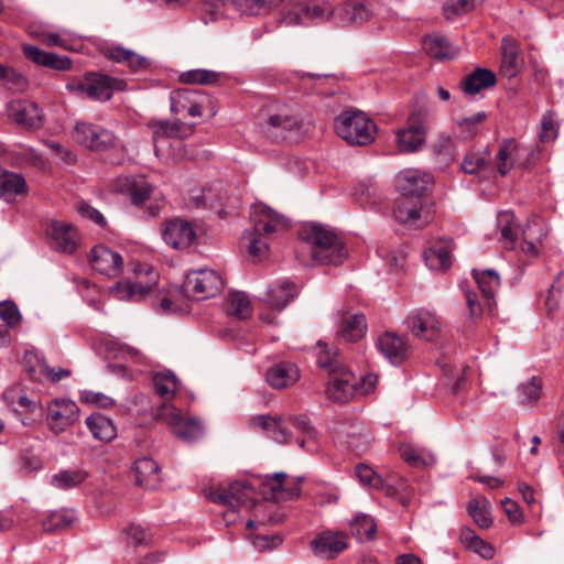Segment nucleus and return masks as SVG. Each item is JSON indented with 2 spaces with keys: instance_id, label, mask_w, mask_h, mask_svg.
Wrapping results in <instances>:
<instances>
[{
  "instance_id": "obj_1",
  "label": "nucleus",
  "mask_w": 564,
  "mask_h": 564,
  "mask_svg": "<svg viewBox=\"0 0 564 564\" xmlns=\"http://www.w3.org/2000/svg\"><path fill=\"white\" fill-rule=\"evenodd\" d=\"M302 480L301 477L290 479L282 471L257 476L262 500H256L254 485L248 480H237L225 489L212 491L209 500L223 508L220 514L226 527L237 524L242 514L246 517V529L279 525L285 518L279 502L297 498Z\"/></svg>"
},
{
  "instance_id": "obj_2",
  "label": "nucleus",
  "mask_w": 564,
  "mask_h": 564,
  "mask_svg": "<svg viewBox=\"0 0 564 564\" xmlns=\"http://www.w3.org/2000/svg\"><path fill=\"white\" fill-rule=\"evenodd\" d=\"M308 246L312 260L319 265H340L347 258V249L339 235L329 226L307 223L299 232Z\"/></svg>"
},
{
  "instance_id": "obj_3",
  "label": "nucleus",
  "mask_w": 564,
  "mask_h": 564,
  "mask_svg": "<svg viewBox=\"0 0 564 564\" xmlns=\"http://www.w3.org/2000/svg\"><path fill=\"white\" fill-rule=\"evenodd\" d=\"M252 231L243 237L249 240L248 251L252 257H261L268 251L265 239L274 232L290 227L288 219L265 205H254L250 214Z\"/></svg>"
},
{
  "instance_id": "obj_4",
  "label": "nucleus",
  "mask_w": 564,
  "mask_h": 564,
  "mask_svg": "<svg viewBox=\"0 0 564 564\" xmlns=\"http://www.w3.org/2000/svg\"><path fill=\"white\" fill-rule=\"evenodd\" d=\"M115 191L127 196L135 207L143 208L147 217H156L163 206V199L154 196V186L143 175L118 176Z\"/></svg>"
},
{
  "instance_id": "obj_5",
  "label": "nucleus",
  "mask_w": 564,
  "mask_h": 564,
  "mask_svg": "<svg viewBox=\"0 0 564 564\" xmlns=\"http://www.w3.org/2000/svg\"><path fill=\"white\" fill-rule=\"evenodd\" d=\"M123 79L101 74L88 72L84 78H74L66 84V89L76 95H85L89 99L97 101H108L116 91L126 89Z\"/></svg>"
},
{
  "instance_id": "obj_6",
  "label": "nucleus",
  "mask_w": 564,
  "mask_h": 564,
  "mask_svg": "<svg viewBox=\"0 0 564 564\" xmlns=\"http://www.w3.org/2000/svg\"><path fill=\"white\" fill-rule=\"evenodd\" d=\"M338 137L351 145H367L375 140L376 124L361 111H344L335 119Z\"/></svg>"
},
{
  "instance_id": "obj_7",
  "label": "nucleus",
  "mask_w": 564,
  "mask_h": 564,
  "mask_svg": "<svg viewBox=\"0 0 564 564\" xmlns=\"http://www.w3.org/2000/svg\"><path fill=\"white\" fill-rule=\"evenodd\" d=\"M431 121V113L426 107L413 109L406 120V126L398 130L395 135L397 145L402 153L419 151L426 140Z\"/></svg>"
},
{
  "instance_id": "obj_8",
  "label": "nucleus",
  "mask_w": 564,
  "mask_h": 564,
  "mask_svg": "<svg viewBox=\"0 0 564 564\" xmlns=\"http://www.w3.org/2000/svg\"><path fill=\"white\" fill-rule=\"evenodd\" d=\"M171 111L173 113L186 115L188 117H200L206 109L210 115L216 113L214 99L200 89L180 88L170 95Z\"/></svg>"
},
{
  "instance_id": "obj_9",
  "label": "nucleus",
  "mask_w": 564,
  "mask_h": 564,
  "mask_svg": "<svg viewBox=\"0 0 564 564\" xmlns=\"http://www.w3.org/2000/svg\"><path fill=\"white\" fill-rule=\"evenodd\" d=\"M156 417L165 422L173 434L184 442H194L203 436V424L197 419L183 416L172 404L161 405Z\"/></svg>"
},
{
  "instance_id": "obj_10",
  "label": "nucleus",
  "mask_w": 564,
  "mask_h": 564,
  "mask_svg": "<svg viewBox=\"0 0 564 564\" xmlns=\"http://www.w3.org/2000/svg\"><path fill=\"white\" fill-rule=\"evenodd\" d=\"M73 138L78 144L91 151L104 152L119 145V139L112 131L90 122H77Z\"/></svg>"
},
{
  "instance_id": "obj_11",
  "label": "nucleus",
  "mask_w": 564,
  "mask_h": 564,
  "mask_svg": "<svg viewBox=\"0 0 564 564\" xmlns=\"http://www.w3.org/2000/svg\"><path fill=\"white\" fill-rule=\"evenodd\" d=\"M224 288L221 275L213 269H199L187 273L183 289L188 296L205 300L216 296Z\"/></svg>"
},
{
  "instance_id": "obj_12",
  "label": "nucleus",
  "mask_w": 564,
  "mask_h": 564,
  "mask_svg": "<svg viewBox=\"0 0 564 564\" xmlns=\"http://www.w3.org/2000/svg\"><path fill=\"white\" fill-rule=\"evenodd\" d=\"M332 433L336 442L346 444L356 453L367 451L372 438L369 429L362 422L352 419L337 421Z\"/></svg>"
},
{
  "instance_id": "obj_13",
  "label": "nucleus",
  "mask_w": 564,
  "mask_h": 564,
  "mask_svg": "<svg viewBox=\"0 0 564 564\" xmlns=\"http://www.w3.org/2000/svg\"><path fill=\"white\" fill-rule=\"evenodd\" d=\"M6 110L8 117L24 130L34 131L43 127V111L33 100L12 99L7 104Z\"/></svg>"
},
{
  "instance_id": "obj_14",
  "label": "nucleus",
  "mask_w": 564,
  "mask_h": 564,
  "mask_svg": "<svg viewBox=\"0 0 564 564\" xmlns=\"http://www.w3.org/2000/svg\"><path fill=\"white\" fill-rule=\"evenodd\" d=\"M359 381L347 368H333L328 376L326 397L337 403H348L355 397Z\"/></svg>"
},
{
  "instance_id": "obj_15",
  "label": "nucleus",
  "mask_w": 564,
  "mask_h": 564,
  "mask_svg": "<svg viewBox=\"0 0 564 564\" xmlns=\"http://www.w3.org/2000/svg\"><path fill=\"white\" fill-rule=\"evenodd\" d=\"M134 272L140 274L144 272L149 276L145 283L138 281L131 282L129 280L119 281L112 288V293L121 301H141L151 292L152 288L156 284L158 274L148 264H137Z\"/></svg>"
},
{
  "instance_id": "obj_16",
  "label": "nucleus",
  "mask_w": 564,
  "mask_h": 564,
  "mask_svg": "<svg viewBox=\"0 0 564 564\" xmlns=\"http://www.w3.org/2000/svg\"><path fill=\"white\" fill-rule=\"evenodd\" d=\"M79 416V408L74 401L55 399L47 406L46 422L58 434L73 425Z\"/></svg>"
},
{
  "instance_id": "obj_17",
  "label": "nucleus",
  "mask_w": 564,
  "mask_h": 564,
  "mask_svg": "<svg viewBox=\"0 0 564 564\" xmlns=\"http://www.w3.org/2000/svg\"><path fill=\"white\" fill-rule=\"evenodd\" d=\"M348 539L347 531H321L311 541V549L315 556L332 560L347 549Z\"/></svg>"
},
{
  "instance_id": "obj_18",
  "label": "nucleus",
  "mask_w": 564,
  "mask_h": 564,
  "mask_svg": "<svg viewBox=\"0 0 564 564\" xmlns=\"http://www.w3.org/2000/svg\"><path fill=\"white\" fill-rule=\"evenodd\" d=\"M405 323L415 337L425 340H433L441 329L440 317L426 308L414 310L408 315Z\"/></svg>"
},
{
  "instance_id": "obj_19",
  "label": "nucleus",
  "mask_w": 564,
  "mask_h": 564,
  "mask_svg": "<svg viewBox=\"0 0 564 564\" xmlns=\"http://www.w3.org/2000/svg\"><path fill=\"white\" fill-rule=\"evenodd\" d=\"M263 132L274 141L293 140L301 129V121L293 115H271L262 126Z\"/></svg>"
},
{
  "instance_id": "obj_20",
  "label": "nucleus",
  "mask_w": 564,
  "mask_h": 564,
  "mask_svg": "<svg viewBox=\"0 0 564 564\" xmlns=\"http://www.w3.org/2000/svg\"><path fill=\"white\" fill-rule=\"evenodd\" d=\"M162 238L174 249H185L194 242L196 234L191 223L174 218L164 221Z\"/></svg>"
},
{
  "instance_id": "obj_21",
  "label": "nucleus",
  "mask_w": 564,
  "mask_h": 564,
  "mask_svg": "<svg viewBox=\"0 0 564 564\" xmlns=\"http://www.w3.org/2000/svg\"><path fill=\"white\" fill-rule=\"evenodd\" d=\"M433 178L429 173L420 170H405L398 175L397 184L401 196L421 197L432 186Z\"/></svg>"
},
{
  "instance_id": "obj_22",
  "label": "nucleus",
  "mask_w": 564,
  "mask_h": 564,
  "mask_svg": "<svg viewBox=\"0 0 564 564\" xmlns=\"http://www.w3.org/2000/svg\"><path fill=\"white\" fill-rule=\"evenodd\" d=\"M90 264L100 274L117 276L122 271L123 259L119 252L105 245H98L91 250Z\"/></svg>"
},
{
  "instance_id": "obj_23",
  "label": "nucleus",
  "mask_w": 564,
  "mask_h": 564,
  "mask_svg": "<svg viewBox=\"0 0 564 564\" xmlns=\"http://www.w3.org/2000/svg\"><path fill=\"white\" fill-rule=\"evenodd\" d=\"M50 247L62 253H73L77 249V232L68 224L53 221L46 229Z\"/></svg>"
},
{
  "instance_id": "obj_24",
  "label": "nucleus",
  "mask_w": 564,
  "mask_h": 564,
  "mask_svg": "<svg viewBox=\"0 0 564 564\" xmlns=\"http://www.w3.org/2000/svg\"><path fill=\"white\" fill-rule=\"evenodd\" d=\"M376 346L393 365H400L409 357L410 347L406 340L394 333L386 332L379 336Z\"/></svg>"
},
{
  "instance_id": "obj_25",
  "label": "nucleus",
  "mask_w": 564,
  "mask_h": 564,
  "mask_svg": "<svg viewBox=\"0 0 564 564\" xmlns=\"http://www.w3.org/2000/svg\"><path fill=\"white\" fill-rule=\"evenodd\" d=\"M471 275L477 283L484 300L486 301L488 313L494 315L496 308L495 295L500 286L499 274L492 269H486L481 271L473 269Z\"/></svg>"
},
{
  "instance_id": "obj_26",
  "label": "nucleus",
  "mask_w": 564,
  "mask_h": 564,
  "mask_svg": "<svg viewBox=\"0 0 564 564\" xmlns=\"http://www.w3.org/2000/svg\"><path fill=\"white\" fill-rule=\"evenodd\" d=\"M22 52L29 61L40 66L56 70H67L72 67V61L67 56H59L55 53L45 52L31 44L23 45Z\"/></svg>"
},
{
  "instance_id": "obj_27",
  "label": "nucleus",
  "mask_w": 564,
  "mask_h": 564,
  "mask_svg": "<svg viewBox=\"0 0 564 564\" xmlns=\"http://www.w3.org/2000/svg\"><path fill=\"white\" fill-rule=\"evenodd\" d=\"M522 149L514 138L503 139L499 143L495 163L501 176H506L513 167H518Z\"/></svg>"
},
{
  "instance_id": "obj_28",
  "label": "nucleus",
  "mask_w": 564,
  "mask_h": 564,
  "mask_svg": "<svg viewBox=\"0 0 564 564\" xmlns=\"http://www.w3.org/2000/svg\"><path fill=\"white\" fill-rule=\"evenodd\" d=\"M367 330L368 325L362 313H345L341 316L337 336L345 341L356 343L366 336Z\"/></svg>"
},
{
  "instance_id": "obj_29",
  "label": "nucleus",
  "mask_w": 564,
  "mask_h": 564,
  "mask_svg": "<svg viewBox=\"0 0 564 564\" xmlns=\"http://www.w3.org/2000/svg\"><path fill=\"white\" fill-rule=\"evenodd\" d=\"M29 186L24 176L8 170L0 171V198L13 202L18 196H26Z\"/></svg>"
},
{
  "instance_id": "obj_30",
  "label": "nucleus",
  "mask_w": 564,
  "mask_h": 564,
  "mask_svg": "<svg viewBox=\"0 0 564 564\" xmlns=\"http://www.w3.org/2000/svg\"><path fill=\"white\" fill-rule=\"evenodd\" d=\"M496 83V74L491 69L477 67L460 80L459 87L465 95L474 96L482 89L494 87Z\"/></svg>"
},
{
  "instance_id": "obj_31",
  "label": "nucleus",
  "mask_w": 564,
  "mask_h": 564,
  "mask_svg": "<svg viewBox=\"0 0 564 564\" xmlns=\"http://www.w3.org/2000/svg\"><path fill=\"white\" fill-rule=\"evenodd\" d=\"M267 382L274 389H284L300 379L297 367L292 362H280L270 367L265 375Z\"/></svg>"
},
{
  "instance_id": "obj_32",
  "label": "nucleus",
  "mask_w": 564,
  "mask_h": 564,
  "mask_svg": "<svg viewBox=\"0 0 564 564\" xmlns=\"http://www.w3.org/2000/svg\"><path fill=\"white\" fill-rule=\"evenodd\" d=\"M3 400L14 411L21 409L32 414L42 411L39 398L35 395L30 397L24 388L19 384L6 389Z\"/></svg>"
},
{
  "instance_id": "obj_33",
  "label": "nucleus",
  "mask_w": 564,
  "mask_h": 564,
  "mask_svg": "<svg viewBox=\"0 0 564 564\" xmlns=\"http://www.w3.org/2000/svg\"><path fill=\"white\" fill-rule=\"evenodd\" d=\"M104 55L116 63H124L132 72L145 70L150 66V61L135 52L111 45L104 50Z\"/></svg>"
},
{
  "instance_id": "obj_34",
  "label": "nucleus",
  "mask_w": 564,
  "mask_h": 564,
  "mask_svg": "<svg viewBox=\"0 0 564 564\" xmlns=\"http://www.w3.org/2000/svg\"><path fill=\"white\" fill-rule=\"evenodd\" d=\"M135 484L145 489H153L160 480V467L155 460L150 457L137 459L133 464Z\"/></svg>"
},
{
  "instance_id": "obj_35",
  "label": "nucleus",
  "mask_w": 564,
  "mask_h": 564,
  "mask_svg": "<svg viewBox=\"0 0 564 564\" xmlns=\"http://www.w3.org/2000/svg\"><path fill=\"white\" fill-rule=\"evenodd\" d=\"M519 45L510 36L501 41V73L508 78L517 76L519 72Z\"/></svg>"
},
{
  "instance_id": "obj_36",
  "label": "nucleus",
  "mask_w": 564,
  "mask_h": 564,
  "mask_svg": "<svg viewBox=\"0 0 564 564\" xmlns=\"http://www.w3.org/2000/svg\"><path fill=\"white\" fill-rule=\"evenodd\" d=\"M252 421L257 426L268 432L269 436L276 443L285 444L290 442L291 434L281 417L258 415Z\"/></svg>"
},
{
  "instance_id": "obj_37",
  "label": "nucleus",
  "mask_w": 564,
  "mask_h": 564,
  "mask_svg": "<svg viewBox=\"0 0 564 564\" xmlns=\"http://www.w3.org/2000/svg\"><path fill=\"white\" fill-rule=\"evenodd\" d=\"M86 425L96 440L108 443L117 436V429L111 419L101 413H93L86 419Z\"/></svg>"
},
{
  "instance_id": "obj_38",
  "label": "nucleus",
  "mask_w": 564,
  "mask_h": 564,
  "mask_svg": "<svg viewBox=\"0 0 564 564\" xmlns=\"http://www.w3.org/2000/svg\"><path fill=\"white\" fill-rule=\"evenodd\" d=\"M296 295L297 286L293 282L284 281L268 290L265 301L272 308L281 311Z\"/></svg>"
},
{
  "instance_id": "obj_39",
  "label": "nucleus",
  "mask_w": 564,
  "mask_h": 564,
  "mask_svg": "<svg viewBox=\"0 0 564 564\" xmlns=\"http://www.w3.org/2000/svg\"><path fill=\"white\" fill-rule=\"evenodd\" d=\"M424 48L426 53L438 61L452 59L457 55V48L444 36H425Z\"/></svg>"
},
{
  "instance_id": "obj_40",
  "label": "nucleus",
  "mask_w": 564,
  "mask_h": 564,
  "mask_svg": "<svg viewBox=\"0 0 564 564\" xmlns=\"http://www.w3.org/2000/svg\"><path fill=\"white\" fill-rule=\"evenodd\" d=\"M227 315L237 319H247L252 315V305L245 292L236 291L229 293L225 301Z\"/></svg>"
},
{
  "instance_id": "obj_41",
  "label": "nucleus",
  "mask_w": 564,
  "mask_h": 564,
  "mask_svg": "<svg viewBox=\"0 0 564 564\" xmlns=\"http://www.w3.org/2000/svg\"><path fill=\"white\" fill-rule=\"evenodd\" d=\"M89 473L84 468L62 469L52 476L51 484L61 490L80 486L87 480Z\"/></svg>"
},
{
  "instance_id": "obj_42",
  "label": "nucleus",
  "mask_w": 564,
  "mask_h": 564,
  "mask_svg": "<svg viewBox=\"0 0 564 564\" xmlns=\"http://www.w3.org/2000/svg\"><path fill=\"white\" fill-rule=\"evenodd\" d=\"M245 539L259 551H271L279 546L284 536L278 531H246Z\"/></svg>"
},
{
  "instance_id": "obj_43",
  "label": "nucleus",
  "mask_w": 564,
  "mask_h": 564,
  "mask_svg": "<svg viewBox=\"0 0 564 564\" xmlns=\"http://www.w3.org/2000/svg\"><path fill=\"white\" fill-rule=\"evenodd\" d=\"M290 425H292L299 433L303 435L299 440V445L302 448H307L308 452H314L317 448L316 435L317 432L306 416H291L289 419Z\"/></svg>"
},
{
  "instance_id": "obj_44",
  "label": "nucleus",
  "mask_w": 564,
  "mask_h": 564,
  "mask_svg": "<svg viewBox=\"0 0 564 564\" xmlns=\"http://www.w3.org/2000/svg\"><path fill=\"white\" fill-rule=\"evenodd\" d=\"M421 207L419 202L401 196L393 206V216L400 224H413L420 218Z\"/></svg>"
},
{
  "instance_id": "obj_45",
  "label": "nucleus",
  "mask_w": 564,
  "mask_h": 564,
  "mask_svg": "<svg viewBox=\"0 0 564 564\" xmlns=\"http://www.w3.org/2000/svg\"><path fill=\"white\" fill-rule=\"evenodd\" d=\"M148 128L152 132V142L156 155L163 150L164 144L173 139L172 121L166 119H152L148 122Z\"/></svg>"
},
{
  "instance_id": "obj_46",
  "label": "nucleus",
  "mask_w": 564,
  "mask_h": 564,
  "mask_svg": "<svg viewBox=\"0 0 564 564\" xmlns=\"http://www.w3.org/2000/svg\"><path fill=\"white\" fill-rule=\"evenodd\" d=\"M399 451L402 459L412 467H426L435 463L430 452L412 444H402Z\"/></svg>"
},
{
  "instance_id": "obj_47",
  "label": "nucleus",
  "mask_w": 564,
  "mask_h": 564,
  "mask_svg": "<svg viewBox=\"0 0 564 564\" xmlns=\"http://www.w3.org/2000/svg\"><path fill=\"white\" fill-rule=\"evenodd\" d=\"M426 265L433 270H446L451 267V248L447 243H438L424 251Z\"/></svg>"
},
{
  "instance_id": "obj_48",
  "label": "nucleus",
  "mask_w": 564,
  "mask_h": 564,
  "mask_svg": "<svg viewBox=\"0 0 564 564\" xmlns=\"http://www.w3.org/2000/svg\"><path fill=\"white\" fill-rule=\"evenodd\" d=\"M221 188L219 186L203 187L197 194H192L191 204L195 208L214 209L223 206Z\"/></svg>"
},
{
  "instance_id": "obj_49",
  "label": "nucleus",
  "mask_w": 564,
  "mask_h": 564,
  "mask_svg": "<svg viewBox=\"0 0 564 564\" xmlns=\"http://www.w3.org/2000/svg\"><path fill=\"white\" fill-rule=\"evenodd\" d=\"M28 373L33 381L42 382L44 380H48L52 382H57L63 378L70 376V370L68 369H58L57 371L54 368H51L42 360H36V365L28 368Z\"/></svg>"
},
{
  "instance_id": "obj_50",
  "label": "nucleus",
  "mask_w": 564,
  "mask_h": 564,
  "mask_svg": "<svg viewBox=\"0 0 564 564\" xmlns=\"http://www.w3.org/2000/svg\"><path fill=\"white\" fill-rule=\"evenodd\" d=\"M339 15L345 23L361 24L370 19L371 12L361 2L348 1L340 7Z\"/></svg>"
},
{
  "instance_id": "obj_51",
  "label": "nucleus",
  "mask_w": 564,
  "mask_h": 564,
  "mask_svg": "<svg viewBox=\"0 0 564 564\" xmlns=\"http://www.w3.org/2000/svg\"><path fill=\"white\" fill-rule=\"evenodd\" d=\"M460 540L469 551L482 558L490 560L495 555L494 546L478 536L476 531H462Z\"/></svg>"
},
{
  "instance_id": "obj_52",
  "label": "nucleus",
  "mask_w": 564,
  "mask_h": 564,
  "mask_svg": "<svg viewBox=\"0 0 564 564\" xmlns=\"http://www.w3.org/2000/svg\"><path fill=\"white\" fill-rule=\"evenodd\" d=\"M467 510L479 529H489L491 527L490 503L487 499H471L468 502Z\"/></svg>"
},
{
  "instance_id": "obj_53",
  "label": "nucleus",
  "mask_w": 564,
  "mask_h": 564,
  "mask_svg": "<svg viewBox=\"0 0 564 564\" xmlns=\"http://www.w3.org/2000/svg\"><path fill=\"white\" fill-rule=\"evenodd\" d=\"M77 523V516L74 509H61L52 511L44 520V529H65Z\"/></svg>"
},
{
  "instance_id": "obj_54",
  "label": "nucleus",
  "mask_w": 564,
  "mask_h": 564,
  "mask_svg": "<svg viewBox=\"0 0 564 564\" xmlns=\"http://www.w3.org/2000/svg\"><path fill=\"white\" fill-rule=\"evenodd\" d=\"M487 118L484 111L477 112L470 117L463 118L456 123L457 137L463 140H470L479 133V126Z\"/></svg>"
},
{
  "instance_id": "obj_55",
  "label": "nucleus",
  "mask_w": 564,
  "mask_h": 564,
  "mask_svg": "<svg viewBox=\"0 0 564 564\" xmlns=\"http://www.w3.org/2000/svg\"><path fill=\"white\" fill-rule=\"evenodd\" d=\"M489 158L490 153L488 149L482 152L469 151L465 154L460 163V170L466 174H477L489 166Z\"/></svg>"
},
{
  "instance_id": "obj_56",
  "label": "nucleus",
  "mask_w": 564,
  "mask_h": 564,
  "mask_svg": "<svg viewBox=\"0 0 564 564\" xmlns=\"http://www.w3.org/2000/svg\"><path fill=\"white\" fill-rule=\"evenodd\" d=\"M542 386V379L536 376H533L527 382L521 383L518 387L520 403L523 405L536 403L541 398Z\"/></svg>"
},
{
  "instance_id": "obj_57",
  "label": "nucleus",
  "mask_w": 564,
  "mask_h": 564,
  "mask_svg": "<svg viewBox=\"0 0 564 564\" xmlns=\"http://www.w3.org/2000/svg\"><path fill=\"white\" fill-rule=\"evenodd\" d=\"M498 227L501 238L506 241V248L513 249L518 238V226L514 223V215L511 212L500 213L498 216Z\"/></svg>"
},
{
  "instance_id": "obj_58",
  "label": "nucleus",
  "mask_w": 564,
  "mask_h": 564,
  "mask_svg": "<svg viewBox=\"0 0 564 564\" xmlns=\"http://www.w3.org/2000/svg\"><path fill=\"white\" fill-rule=\"evenodd\" d=\"M219 79V74L208 69H191L180 75V80L189 85H212Z\"/></svg>"
},
{
  "instance_id": "obj_59",
  "label": "nucleus",
  "mask_w": 564,
  "mask_h": 564,
  "mask_svg": "<svg viewBox=\"0 0 564 564\" xmlns=\"http://www.w3.org/2000/svg\"><path fill=\"white\" fill-rule=\"evenodd\" d=\"M0 80L13 91H24L28 88V79L13 67L0 64Z\"/></svg>"
},
{
  "instance_id": "obj_60",
  "label": "nucleus",
  "mask_w": 564,
  "mask_h": 564,
  "mask_svg": "<svg viewBox=\"0 0 564 564\" xmlns=\"http://www.w3.org/2000/svg\"><path fill=\"white\" fill-rule=\"evenodd\" d=\"M153 386L155 392L162 398L172 397L177 387L176 377L167 371V372H159L153 377Z\"/></svg>"
},
{
  "instance_id": "obj_61",
  "label": "nucleus",
  "mask_w": 564,
  "mask_h": 564,
  "mask_svg": "<svg viewBox=\"0 0 564 564\" xmlns=\"http://www.w3.org/2000/svg\"><path fill=\"white\" fill-rule=\"evenodd\" d=\"M558 134V122L553 111L547 110L541 118L539 140L542 143L554 141Z\"/></svg>"
},
{
  "instance_id": "obj_62",
  "label": "nucleus",
  "mask_w": 564,
  "mask_h": 564,
  "mask_svg": "<svg viewBox=\"0 0 564 564\" xmlns=\"http://www.w3.org/2000/svg\"><path fill=\"white\" fill-rule=\"evenodd\" d=\"M477 0H448L443 6V13L447 20L466 14L476 8Z\"/></svg>"
},
{
  "instance_id": "obj_63",
  "label": "nucleus",
  "mask_w": 564,
  "mask_h": 564,
  "mask_svg": "<svg viewBox=\"0 0 564 564\" xmlns=\"http://www.w3.org/2000/svg\"><path fill=\"white\" fill-rule=\"evenodd\" d=\"M356 477L364 485H367L375 489H383L384 481L380 475H378L371 467L365 464H358L355 468Z\"/></svg>"
},
{
  "instance_id": "obj_64",
  "label": "nucleus",
  "mask_w": 564,
  "mask_h": 564,
  "mask_svg": "<svg viewBox=\"0 0 564 564\" xmlns=\"http://www.w3.org/2000/svg\"><path fill=\"white\" fill-rule=\"evenodd\" d=\"M464 296L468 308V316L473 323H477L488 312L486 303L482 304L479 300V295L475 291L465 290Z\"/></svg>"
}]
</instances>
